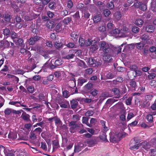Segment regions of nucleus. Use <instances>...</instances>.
Listing matches in <instances>:
<instances>
[{
    "instance_id": "1",
    "label": "nucleus",
    "mask_w": 156,
    "mask_h": 156,
    "mask_svg": "<svg viewBox=\"0 0 156 156\" xmlns=\"http://www.w3.org/2000/svg\"><path fill=\"white\" fill-rule=\"evenodd\" d=\"M100 41V39L97 38L94 39H89L86 40V45L89 46L91 45L90 48V50L92 52H94L98 48V42Z\"/></svg>"
},
{
    "instance_id": "2",
    "label": "nucleus",
    "mask_w": 156,
    "mask_h": 156,
    "mask_svg": "<svg viewBox=\"0 0 156 156\" xmlns=\"http://www.w3.org/2000/svg\"><path fill=\"white\" fill-rule=\"evenodd\" d=\"M100 50L102 51L105 53L110 52L111 51V45L104 41H100L99 44Z\"/></svg>"
},
{
    "instance_id": "3",
    "label": "nucleus",
    "mask_w": 156,
    "mask_h": 156,
    "mask_svg": "<svg viewBox=\"0 0 156 156\" xmlns=\"http://www.w3.org/2000/svg\"><path fill=\"white\" fill-rule=\"evenodd\" d=\"M7 2H9L11 4V6L14 9V11L16 12H19L20 10V8L23 4V3L26 2V0H17V2L16 4L15 3L10 2V0H7Z\"/></svg>"
},
{
    "instance_id": "4",
    "label": "nucleus",
    "mask_w": 156,
    "mask_h": 156,
    "mask_svg": "<svg viewBox=\"0 0 156 156\" xmlns=\"http://www.w3.org/2000/svg\"><path fill=\"white\" fill-rule=\"evenodd\" d=\"M140 144L142 148L147 150L149 149L151 146H156V140H155L154 139H152L149 142L145 141L140 143Z\"/></svg>"
},
{
    "instance_id": "5",
    "label": "nucleus",
    "mask_w": 156,
    "mask_h": 156,
    "mask_svg": "<svg viewBox=\"0 0 156 156\" xmlns=\"http://www.w3.org/2000/svg\"><path fill=\"white\" fill-rule=\"evenodd\" d=\"M138 142L139 140L136 137L131 140L129 144V149L133 150L138 149L140 146V144Z\"/></svg>"
},
{
    "instance_id": "6",
    "label": "nucleus",
    "mask_w": 156,
    "mask_h": 156,
    "mask_svg": "<svg viewBox=\"0 0 156 156\" xmlns=\"http://www.w3.org/2000/svg\"><path fill=\"white\" fill-rule=\"evenodd\" d=\"M120 137L118 134V132L115 133H110V140L113 143L117 142L120 140Z\"/></svg>"
},
{
    "instance_id": "7",
    "label": "nucleus",
    "mask_w": 156,
    "mask_h": 156,
    "mask_svg": "<svg viewBox=\"0 0 156 156\" xmlns=\"http://www.w3.org/2000/svg\"><path fill=\"white\" fill-rule=\"evenodd\" d=\"M142 74V72L138 70H134L133 72H128L127 75L130 78H135L136 76H140Z\"/></svg>"
},
{
    "instance_id": "8",
    "label": "nucleus",
    "mask_w": 156,
    "mask_h": 156,
    "mask_svg": "<svg viewBox=\"0 0 156 156\" xmlns=\"http://www.w3.org/2000/svg\"><path fill=\"white\" fill-rule=\"evenodd\" d=\"M37 16L34 13L29 12L27 13V15L25 16L24 19L27 21L31 20L36 18Z\"/></svg>"
},
{
    "instance_id": "9",
    "label": "nucleus",
    "mask_w": 156,
    "mask_h": 156,
    "mask_svg": "<svg viewBox=\"0 0 156 156\" xmlns=\"http://www.w3.org/2000/svg\"><path fill=\"white\" fill-rule=\"evenodd\" d=\"M41 37L36 35L33 37L30 38L28 40V42L30 45L34 44L36 42L40 40Z\"/></svg>"
},
{
    "instance_id": "10",
    "label": "nucleus",
    "mask_w": 156,
    "mask_h": 156,
    "mask_svg": "<svg viewBox=\"0 0 156 156\" xmlns=\"http://www.w3.org/2000/svg\"><path fill=\"white\" fill-rule=\"evenodd\" d=\"M121 31H122V34L120 36H122V37L128 36L130 34V30L128 28L125 27H123V30Z\"/></svg>"
},
{
    "instance_id": "11",
    "label": "nucleus",
    "mask_w": 156,
    "mask_h": 156,
    "mask_svg": "<svg viewBox=\"0 0 156 156\" xmlns=\"http://www.w3.org/2000/svg\"><path fill=\"white\" fill-rule=\"evenodd\" d=\"M10 45L9 42L7 40H3L0 41V47L7 48Z\"/></svg>"
},
{
    "instance_id": "12",
    "label": "nucleus",
    "mask_w": 156,
    "mask_h": 156,
    "mask_svg": "<svg viewBox=\"0 0 156 156\" xmlns=\"http://www.w3.org/2000/svg\"><path fill=\"white\" fill-rule=\"evenodd\" d=\"M110 34L112 36H116L117 35L119 37H122V36H120L122 34V31H121L119 29L117 28L111 31Z\"/></svg>"
},
{
    "instance_id": "13",
    "label": "nucleus",
    "mask_w": 156,
    "mask_h": 156,
    "mask_svg": "<svg viewBox=\"0 0 156 156\" xmlns=\"http://www.w3.org/2000/svg\"><path fill=\"white\" fill-rule=\"evenodd\" d=\"M88 63L90 66L94 67L96 66L97 62L94 59L92 58H90L88 59Z\"/></svg>"
},
{
    "instance_id": "14",
    "label": "nucleus",
    "mask_w": 156,
    "mask_h": 156,
    "mask_svg": "<svg viewBox=\"0 0 156 156\" xmlns=\"http://www.w3.org/2000/svg\"><path fill=\"white\" fill-rule=\"evenodd\" d=\"M83 144H78L75 147L74 152H78L81 151L83 148Z\"/></svg>"
},
{
    "instance_id": "15",
    "label": "nucleus",
    "mask_w": 156,
    "mask_h": 156,
    "mask_svg": "<svg viewBox=\"0 0 156 156\" xmlns=\"http://www.w3.org/2000/svg\"><path fill=\"white\" fill-rule=\"evenodd\" d=\"M102 18V16L101 14H97L93 17V20L95 23H97L100 21Z\"/></svg>"
},
{
    "instance_id": "16",
    "label": "nucleus",
    "mask_w": 156,
    "mask_h": 156,
    "mask_svg": "<svg viewBox=\"0 0 156 156\" xmlns=\"http://www.w3.org/2000/svg\"><path fill=\"white\" fill-rule=\"evenodd\" d=\"M151 110H150V113L153 115L156 114V103H154L151 106Z\"/></svg>"
},
{
    "instance_id": "17",
    "label": "nucleus",
    "mask_w": 156,
    "mask_h": 156,
    "mask_svg": "<svg viewBox=\"0 0 156 156\" xmlns=\"http://www.w3.org/2000/svg\"><path fill=\"white\" fill-rule=\"evenodd\" d=\"M87 80L82 77L79 78L78 80V84L80 86H82L85 83L87 82Z\"/></svg>"
},
{
    "instance_id": "18",
    "label": "nucleus",
    "mask_w": 156,
    "mask_h": 156,
    "mask_svg": "<svg viewBox=\"0 0 156 156\" xmlns=\"http://www.w3.org/2000/svg\"><path fill=\"white\" fill-rule=\"evenodd\" d=\"M118 98V97H116L108 99L106 102V104H112L118 101V100L116 99L115 98Z\"/></svg>"
},
{
    "instance_id": "19",
    "label": "nucleus",
    "mask_w": 156,
    "mask_h": 156,
    "mask_svg": "<svg viewBox=\"0 0 156 156\" xmlns=\"http://www.w3.org/2000/svg\"><path fill=\"white\" fill-rule=\"evenodd\" d=\"M59 104L60 106L62 108H68L70 106L69 102L68 101H65Z\"/></svg>"
},
{
    "instance_id": "20",
    "label": "nucleus",
    "mask_w": 156,
    "mask_h": 156,
    "mask_svg": "<svg viewBox=\"0 0 156 156\" xmlns=\"http://www.w3.org/2000/svg\"><path fill=\"white\" fill-rule=\"evenodd\" d=\"M144 23L143 21L140 19H137L135 20L134 23L139 27H141Z\"/></svg>"
},
{
    "instance_id": "21",
    "label": "nucleus",
    "mask_w": 156,
    "mask_h": 156,
    "mask_svg": "<svg viewBox=\"0 0 156 156\" xmlns=\"http://www.w3.org/2000/svg\"><path fill=\"white\" fill-rule=\"evenodd\" d=\"M150 104V102L145 101L141 102L140 106L143 108H147L149 106Z\"/></svg>"
},
{
    "instance_id": "22",
    "label": "nucleus",
    "mask_w": 156,
    "mask_h": 156,
    "mask_svg": "<svg viewBox=\"0 0 156 156\" xmlns=\"http://www.w3.org/2000/svg\"><path fill=\"white\" fill-rule=\"evenodd\" d=\"M54 74L56 78H58L64 74V72L62 71H57L55 72Z\"/></svg>"
},
{
    "instance_id": "23",
    "label": "nucleus",
    "mask_w": 156,
    "mask_h": 156,
    "mask_svg": "<svg viewBox=\"0 0 156 156\" xmlns=\"http://www.w3.org/2000/svg\"><path fill=\"white\" fill-rule=\"evenodd\" d=\"M101 123L103 127L104 132H106L107 130H108L109 128L108 127L106 126L105 121L102 120H101Z\"/></svg>"
},
{
    "instance_id": "24",
    "label": "nucleus",
    "mask_w": 156,
    "mask_h": 156,
    "mask_svg": "<svg viewBox=\"0 0 156 156\" xmlns=\"http://www.w3.org/2000/svg\"><path fill=\"white\" fill-rule=\"evenodd\" d=\"M54 22L53 21H50L47 22L46 26L49 29H51L54 27Z\"/></svg>"
},
{
    "instance_id": "25",
    "label": "nucleus",
    "mask_w": 156,
    "mask_h": 156,
    "mask_svg": "<svg viewBox=\"0 0 156 156\" xmlns=\"http://www.w3.org/2000/svg\"><path fill=\"white\" fill-rule=\"evenodd\" d=\"M78 102L75 100H73L71 101L70 104L71 107L72 109L75 108L77 107Z\"/></svg>"
},
{
    "instance_id": "26",
    "label": "nucleus",
    "mask_w": 156,
    "mask_h": 156,
    "mask_svg": "<svg viewBox=\"0 0 156 156\" xmlns=\"http://www.w3.org/2000/svg\"><path fill=\"white\" fill-rule=\"evenodd\" d=\"M79 127V126L77 124L75 126H71L69 128V130L71 133L75 132Z\"/></svg>"
},
{
    "instance_id": "27",
    "label": "nucleus",
    "mask_w": 156,
    "mask_h": 156,
    "mask_svg": "<svg viewBox=\"0 0 156 156\" xmlns=\"http://www.w3.org/2000/svg\"><path fill=\"white\" fill-rule=\"evenodd\" d=\"M21 117L24 121H30V116L29 115L27 114H22Z\"/></svg>"
},
{
    "instance_id": "28",
    "label": "nucleus",
    "mask_w": 156,
    "mask_h": 156,
    "mask_svg": "<svg viewBox=\"0 0 156 156\" xmlns=\"http://www.w3.org/2000/svg\"><path fill=\"white\" fill-rule=\"evenodd\" d=\"M93 72V69L90 68L85 69L84 70L85 73L84 74V76H86L87 75H90Z\"/></svg>"
},
{
    "instance_id": "29",
    "label": "nucleus",
    "mask_w": 156,
    "mask_h": 156,
    "mask_svg": "<svg viewBox=\"0 0 156 156\" xmlns=\"http://www.w3.org/2000/svg\"><path fill=\"white\" fill-rule=\"evenodd\" d=\"M154 28L152 25H149L146 27L145 30L148 32H152L154 31Z\"/></svg>"
},
{
    "instance_id": "30",
    "label": "nucleus",
    "mask_w": 156,
    "mask_h": 156,
    "mask_svg": "<svg viewBox=\"0 0 156 156\" xmlns=\"http://www.w3.org/2000/svg\"><path fill=\"white\" fill-rule=\"evenodd\" d=\"M121 14L119 12H117L115 13L114 17L115 19L117 20H119L121 17Z\"/></svg>"
},
{
    "instance_id": "31",
    "label": "nucleus",
    "mask_w": 156,
    "mask_h": 156,
    "mask_svg": "<svg viewBox=\"0 0 156 156\" xmlns=\"http://www.w3.org/2000/svg\"><path fill=\"white\" fill-rule=\"evenodd\" d=\"M72 39L74 41H76L77 38H78V33L73 32L72 33L71 35Z\"/></svg>"
},
{
    "instance_id": "32",
    "label": "nucleus",
    "mask_w": 156,
    "mask_h": 156,
    "mask_svg": "<svg viewBox=\"0 0 156 156\" xmlns=\"http://www.w3.org/2000/svg\"><path fill=\"white\" fill-rule=\"evenodd\" d=\"M48 6L50 9H54L56 8V4L55 2H51L49 3Z\"/></svg>"
},
{
    "instance_id": "33",
    "label": "nucleus",
    "mask_w": 156,
    "mask_h": 156,
    "mask_svg": "<svg viewBox=\"0 0 156 156\" xmlns=\"http://www.w3.org/2000/svg\"><path fill=\"white\" fill-rule=\"evenodd\" d=\"M77 64L78 66L84 68L86 67V66L83 62L81 60H78L77 61Z\"/></svg>"
},
{
    "instance_id": "34",
    "label": "nucleus",
    "mask_w": 156,
    "mask_h": 156,
    "mask_svg": "<svg viewBox=\"0 0 156 156\" xmlns=\"http://www.w3.org/2000/svg\"><path fill=\"white\" fill-rule=\"evenodd\" d=\"M104 133L100 136V139L102 140L103 141L107 142L108 141L106 138V134L105 133V132H104Z\"/></svg>"
},
{
    "instance_id": "35",
    "label": "nucleus",
    "mask_w": 156,
    "mask_h": 156,
    "mask_svg": "<svg viewBox=\"0 0 156 156\" xmlns=\"http://www.w3.org/2000/svg\"><path fill=\"white\" fill-rule=\"evenodd\" d=\"M103 14L105 16L108 17L111 14V12L108 9H106L103 11Z\"/></svg>"
},
{
    "instance_id": "36",
    "label": "nucleus",
    "mask_w": 156,
    "mask_h": 156,
    "mask_svg": "<svg viewBox=\"0 0 156 156\" xmlns=\"http://www.w3.org/2000/svg\"><path fill=\"white\" fill-rule=\"evenodd\" d=\"M86 41L82 38H80L79 39V44L81 46H83L84 44L86 45Z\"/></svg>"
},
{
    "instance_id": "37",
    "label": "nucleus",
    "mask_w": 156,
    "mask_h": 156,
    "mask_svg": "<svg viewBox=\"0 0 156 156\" xmlns=\"http://www.w3.org/2000/svg\"><path fill=\"white\" fill-rule=\"evenodd\" d=\"M12 112V110L11 108H7L4 111L5 115H8L10 114Z\"/></svg>"
},
{
    "instance_id": "38",
    "label": "nucleus",
    "mask_w": 156,
    "mask_h": 156,
    "mask_svg": "<svg viewBox=\"0 0 156 156\" xmlns=\"http://www.w3.org/2000/svg\"><path fill=\"white\" fill-rule=\"evenodd\" d=\"M80 116L78 115H73V116L72 119L73 120L76 122L80 119Z\"/></svg>"
},
{
    "instance_id": "39",
    "label": "nucleus",
    "mask_w": 156,
    "mask_h": 156,
    "mask_svg": "<svg viewBox=\"0 0 156 156\" xmlns=\"http://www.w3.org/2000/svg\"><path fill=\"white\" fill-rule=\"evenodd\" d=\"M3 34L5 36H8L10 34V30L7 28H6L3 30Z\"/></svg>"
},
{
    "instance_id": "40",
    "label": "nucleus",
    "mask_w": 156,
    "mask_h": 156,
    "mask_svg": "<svg viewBox=\"0 0 156 156\" xmlns=\"http://www.w3.org/2000/svg\"><path fill=\"white\" fill-rule=\"evenodd\" d=\"M16 135L15 133H10L8 135V137L12 140H14L16 138Z\"/></svg>"
},
{
    "instance_id": "41",
    "label": "nucleus",
    "mask_w": 156,
    "mask_h": 156,
    "mask_svg": "<svg viewBox=\"0 0 156 156\" xmlns=\"http://www.w3.org/2000/svg\"><path fill=\"white\" fill-rule=\"evenodd\" d=\"M152 115H153L151 114H148L147 116V119L150 122H151L153 121V118Z\"/></svg>"
},
{
    "instance_id": "42",
    "label": "nucleus",
    "mask_w": 156,
    "mask_h": 156,
    "mask_svg": "<svg viewBox=\"0 0 156 156\" xmlns=\"http://www.w3.org/2000/svg\"><path fill=\"white\" fill-rule=\"evenodd\" d=\"M111 59V57L109 55H107L103 57V59L106 62H109Z\"/></svg>"
},
{
    "instance_id": "43",
    "label": "nucleus",
    "mask_w": 156,
    "mask_h": 156,
    "mask_svg": "<svg viewBox=\"0 0 156 156\" xmlns=\"http://www.w3.org/2000/svg\"><path fill=\"white\" fill-rule=\"evenodd\" d=\"M118 134L119 136L120 137V140L121 139V138H122V137H125L127 134L125 132H118Z\"/></svg>"
},
{
    "instance_id": "44",
    "label": "nucleus",
    "mask_w": 156,
    "mask_h": 156,
    "mask_svg": "<svg viewBox=\"0 0 156 156\" xmlns=\"http://www.w3.org/2000/svg\"><path fill=\"white\" fill-rule=\"evenodd\" d=\"M153 96L152 95L149 94L145 96V100L147 101L150 102V101L151 100Z\"/></svg>"
},
{
    "instance_id": "45",
    "label": "nucleus",
    "mask_w": 156,
    "mask_h": 156,
    "mask_svg": "<svg viewBox=\"0 0 156 156\" xmlns=\"http://www.w3.org/2000/svg\"><path fill=\"white\" fill-rule=\"evenodd\" d=\"M94 114V112L93 111L89 110L85 113V115L86 116H92Z\"/></svg>"
},
{
    "instance_id": "46",
    "label": "nucleus",
    "mask_w": 156,
    "mask_h": 156,
    "mask_svg": "<svg viewBox=\"0 0 156 156\" xmlns=\"http://www.w3.org/2000/svg\"><path fill=\"white\" fill-rule=\"evenodd\" d=\"M144 44L141 43L140 42L136 44V48L139 49H142L144 47Z\"/></svg>"
},
{
    "instance_id": "47",
    "label": "nucleus",
    "mask_w": 156,
    "mask_h": 156,
    "mask_svg": "<svg viewBox=\"0 0 156 156\" xmlns=\"http://www.w3.org/2000/svg\"><path fill=\"white\" fill-rule=\"evenodd\" d=\"M107 7L110 9H113L114 7V5L112 2H111L107 4Z\"/></svg>"
},
{
    "instance_id": "48",
    "label": "nucleus",
    "mask_w": 156,
    "mask_h": 156,
    "mask_svg": "<svg viewBox=\"0 0 156 156\" xmlns=\"http://www.w3.org/2000/svg\"><path fill=\"white\" fill-rule=\"evenodd\" d=\"M61 24L60 23L58 24L55 27V30L58 32H60L61 30Z\"/></svg>"
},
{
    "instance_id": "49",
    "label": "nucleus",
    "mask_w": 156,
    "mask_h": 156,
    "mask_svg": "<svg viewBox=\"0 0 156 156\" xmlns=\"http://www.w3.org/2000/svg\"><path fill=\"white\" fill-rule=\"evenodd\" d=\"M140 9L144 11L146 10L147 9V6L144 4H142L140 5Z\"/></svg>"
},
{
    "instance_id": "50",
    "label": "nucleus",
    "mask_w": 156,
    "mask_h": 156,
    "mask_svg": "<svg viewBox=\"0 0 156 156\" xmlns=\"http://www.w3.org/2000/svg\"><path fill=\"white\" fill-rule=\"evenodd\" d=\"M11 38L13 39L15 38H18V36L14 32H12L11 33Z\"/></svg>"
},
{
    "instance_id": "51",
    "label": "nucleus",
    "mask_w": 156,
    "mask_h": 156,
    "mask_svg": "<svg viewBox=\"0 0 156 156\" xmlns=\"http://www.w3.org/2000/svg\"><path fill=\"white\" fill-rule=\"evenodd\" d=\"M62 43L59 42H57L55 43V46L57 48H59L62 47Z\"/></svg>"
},
{
    "instance_id": "52",
    "label": "nucleus",
    "mask_w": 156,
    "mask_h": 156,
    "mask_svg": "<svg viewBox=\"0 0 156 156\" xmlns=\"http://www.w3.org/2000/svg\"><path fill=\"white\" fill-rule=\"evenodd\" d=\"M129 85L135 88L136 87V83L133 80H131L130 81Z\"/></svg>"
},
{
    "instance_id": "53",
    "label": "nucleus",
    "mask_w": 156,
    "mask_h": 156,
    "mask_svg": "<svg viewBox=\"0 0 156 156\" xmlns=\"http://www.w3.org/2000/svg\"><path fill=\"white\" fill-rule=\"evenodd\" d=\"M134 116V114L132 113H130L128 114L127 118V121H129L130 119L133 117Z\"/></svg>"
},
{
    "instance_id": "54",
    "label": "nucleus",
    "mask_w": 156,
    "mask_h": 156,
    "mask_svg": "<svg viewBox=\"0 0 156 156\" xmlns=\"http://www.w3.org/2000/svg\"><path fill=\"white\" fill-rule=\"evenodd\" d=\"M123 105L122 102H119L115 105L114 106L118 108V109L122 108L123 107Z\"/></svg>"
},
{
    "instance_id": "55",
    "label": "nucleus",
    "mask_w": 156,
    "mask_h": 156,
    "mask_svg": "<svg viewBox=\"0 0 156 156\" xmlns=\"http://www.w3.org/2000/svg\"><path fill=\"white\" fill-rule=\"evenodd\" d=\"M63 96L65 98H67L69 96V92L67 90H65L62 92Z\"/></svg>"
},
{
    "instance_id": "56",
    "label": "nucleus",
    "mask_w": 156,
    "mask_h": 156,
    "mask_svg": "<svg viewBox=\"0 0 156 156\" xmlns=\"http://www.w3.org/2000/svg\"><path fill=\"white\" fill-rule=\"evenodd\" d=\"M74 56V55L73 54H70L66 56L64 58L67 59H70L73 58Z\"/></svg>"
},
{
    "instance_id": "57",
    "label": "nucleus",
    "mask_w": 156,
    "mask_h": 156,
    "mask_svg": "<svg viewBox=\"0 0 156 156\" xmlns=\"http://www.w3.org/2000/svg\"><path fill=\"white\" fill-rule=\"evenodd\" d=\"M112 91L114 92V94L116 95L119 94L120 92L119 90L116 88H114L112 89Z\"/></svg>"
},
{
    "instance_id": "58",
    "label": "nucleus",
    "mask_w": 156,
    "mask_h": 156,
    "mask_svg": "<svg viewBox=\"0 0 156 156\" xmlns=\"http://www.w3.org/2000/svg\"><path fill=\"white\" fill-rule=\"evenodd\" d=\"M148 74H150L148 75V78L150 80H152L154 79L155 76V74L154 73H150L149 72H148Z\"/></svg>"
},
{
    "instance_id": "59",
    "label": "nucleus",
    "mask_w": 156,
    "mask_h": 156,
    "mask_svg": "<svg viewBox=\"0 0 156 156\" xmlns=\"http://www.w3.org/2000/svg\"><path fill=\"white\" fill-rule=\"evenodd\" d=\"M128 67L130 69L135 70H136V69L137 68V66L135 65H130Z\"/></svg>"
},
{
    "instance_id": "60",
    "label": "nucleus",
    "mask_w": 156,
    "mask_h": 156,
    "mask_svg": "<svg viewBox=\"0 0 156 156\" xmlns=\"http://www.w3.org/2000/svg\"><path fill=\"white\" fill-rule=\"evenodd\" d=\"M67 142V140L66 138H63L62 140V147H65L66 145Z\"/></svg>"
},
{
    "instance_id": "61",
    "label": "nucleus",
    "mask_w": 156,
    "mask_h": 156,
    "mask_svg": "<svg viewBox=\"0 0 156 156\" xmlns=\"http://www.w3.org/2000/svg\"><path fill=\"white\" fill-rule=\"evenodd\" d=\"M62 64V61H60L59 60H57L55 62V65L56 67L60 66Z\"/></svg>"
},
{
    "instance_id": "62",
    "label": "nucleus",
    "mask_w": 156,
    "mask_h": 156,
    "mask_svg": "<svg viewBox=\"0 0 156 156\" xmlns=\"http://www.w3.org/2000/svg\"><path fill=\"white\" fill-rule=\"evenodd\" d=\"M106 77L107 78L111 79L114 77V76L111 73H109L106 75Z\"/></svg>"
},
{
    "instance_id": "63",
    "label": "nucleus",
    "mask_w": 156,
    "mask_h": 156,
    "mask_svg": "<svg viewBox=\"0 0 156 156\" xmlns=\"http://www.w3.org/2000/svg\"><path fill=\"white\" fill-rule=\"evenodd\" d=\"M4 19L5 21L9 22L10 20V16L9 14L5 15L4 17Z\"/></svg>"
},
{
    "instance_id": "64",
    "label": "nucleus",
    "mask_w": 156,
    "mask_h": 156,
    "mask_svg": "<svg viewBox=\"0 0 156 156\" xmlns=\"http://www.w3.org/2000/svg\"><path fill=\"white\" fill-rule=\"evenodd\" d=\"M151 156H156V150L154 149H151Z\"/></svg>"
}]
</instances>
